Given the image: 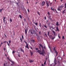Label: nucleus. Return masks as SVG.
I'll list each match as a JSON object with an SVG mask.
<instances>
[{
    "label": "nucleus",
    "instance_id": "41",
    "mask_svg": "<svg viewBox=\"0 0 66 66\" xmlns=\"http://www.w3.org/2000/svg\"><path fill=\"white\" fill-rule=\"evenodd\" d=\"M35 49H36V50H38V48H35Z\"/></svg>",
    "mask_w": 66,
    "mask_h": 66
},
{
    "label": "nucleus",
    "instance_id": "39",
    "mask_svg": "<svg viewBox=\"0 0 66 66\" xmlns=\"http://www.w3.org/2000/svg\"><path fill=\"white\" fill-rule=\"evenodd\" d=\"M27 10H28V12H30V11L29 9H28Z\"/></svg>",
    "mask_w": 66,
    "mask_h": 66
},
{
    "label": "nucleus",
    "instance_id": "1",
    "mask_svg": "<svg viewBox=\"0 0 66 66\" xmlns=\"http://www.w3.org/2000/svg\"><path fill=\"white\" fill-rule=\"evenodd\" d=\"M37 52L38 53H39L42 55H44V54H45V51L42 52V51L39 50L37 51Z\"/></svg>",
    "mask_w": 66,
    "mask_h": 66
},
{
    "label": "nucleus",
    "instance_id": "16",
    "mask_svg": "<svg viewBox=\"0 0 66 66\" xmlns=\"http://www.w3.org/2000/svg\"><path fill=\"white\" fill-rule=\"evenodd\" d=\"M21 51H23V52H24V51L22 49V48H21Z\"/></svg>",
    "mask_w": 66,
    "mask_h": 66
},
{
    "label": "nucleus",
    "instance_id": "35",
    "mask_svg": "<svg viewBox=\"0 0 66 66\" xmlns=\"http://www.w3.org/2000/svg\"><path fill=\"white\" fill-rule=\"evenodd\" d=\"M7 45H8V46H10V45H9V43L8 42H7Z\"/></svg>",
    "mask_w": 66,
    "mask_h": 66
},
{
    "label": "nucleus",
    "instance_id": "8",
    "mask_svg": "<svg viewBox=\"0 0 66 66\" xmlns=\"http://www.w3.org/2000/svg\"><path fill=\"white\" fill-rule=\"evenodd\" d=\"M25 33H27V31L28 30V28H26V29H25Z\"/></svg>",
    "mask_w": 66,
    "mask_h": 66
},
{
    "label": "nucleus",
    "instance_id": "3",
    "mask_svg": "<svg viewBox=\"0 0 66 66\" xmlns=\"http://www.w3.org/2000/svg\"><path fill=\"white\" fill-rule=\"evenodd\" d=\"M54 35L55 36V33H54ZM48 36H49V37H50V38H52V40L54 39V38H55V36H54V38H52V35H49V33H48Z\"/></svg>",
    "mask_w": 66,
    "mask_h": 66
},
{
    "label": "nucleus",
    "instance_id": "13",
    "mask_svg": "<svg viewBox=\"0 0 66 66\" xmlns=\"http://www.w3.org/2000/svg\"><path fill=\"white\" fill-rule=\"evenodd\" d=\"M29 62H30V63H32V62H33V61L32 60H31L30 59Z\"/></svg>",
    "mask_w": 66,
    "mask_h": 66
},
{
    "label": "nucleus",
    "instance_id": "44",
    "mask_svg": "<svg viewBox=\"0 0 66 66\" xmlns=\"http://www.w3.org/2000/svg\"><path fill=\"white\" fill-rule=\"evenodd\" d=\"M36 34L37 36H38V35H37V34Z\"/></svg>",
    "mask_w": 66,
    "mask_h": 66
},
{
    "label": "nucleus",
    "instance_id": "5",
    "mask_svg": "<svg viewBox=\"0 0 66 66\" xmlns=\"http://www.w3.org/2000/svg\"><path fill=\"white\" fill-rule=\"evenodd\" d=\"M39 45L40 46V47H42V48H43L42 50V52L43 51H44V50L43 49H44V47H43V45H42L41 44H39Z\"/></svg>",
    "mask_w": 66,
    "mask_h": 66
},
{
    "label": "nucleus",
    "instance_id": "17",
    "mask_svg": "<svg viewBox=\"0 0 66 66\" xmlns=\"http://www.w3.org/2000/svg\"><path fill=\"white\" fill-rule=\"evenodd\" d=\"M35 24L36 26H37V24H38V23L37 22L36 23H35Z\"/></svg>",
    "mask_w": 66,
    "mask_h": 66
},
{
    "label": "nucleus",
    "instance_id": "62",
    "mask_svg": "<svg viewBox=\"0 0 66 66\" xmlns=\"http://www.w3.org/2000/svg\"><path fill=\"white\" fill-rule=\"evenodd\" d=\"M41 33V31H40L39 32V33Z\"/></svg>",
    "mask_w": 66,
    "mask_h": 66
},
{
    "label": "nucleus",
    "instance_id": "46",
    "mask_svg": "<svg viewBox=\"0 0 66 66\" xmlns=\"http://www.w3.org/2000/svg\"><path fill=\"white\" fill-rule=\"evenodd\" d=\"M16 4L17 5H18V3H16Z\"/></svg>",
    "mask_w": 66,
    "mask_h": 66
},
{
    "label": "nucleus",
    "instance_id": "27",
    "mask_svg": "<svg viewBox=\"0 0 66 66\" xmlns=\"http://www.w3.org/2000/svg\"><path fill=\"white\" fill-rule=\"evenodd\" d=\"M51 9L52 11H54V9H53L52 8H51Z\"/></svg>",
    "mask_w": 66,
    "mask_h": 66
},
{
    "label": "nucleus",
    "instance_id": "10",
    "mask_svg": "<svg viewBox=\"0 0 66 66\" xmlns=\"http://www.w3.org/2000/svg\"><path fill=\"white\" fill-rule=\"evenodd\" d=\"M56 25L57 26H59V25H60V24H59V22H56Z\"/></svg>",
    "mask_w": 66,
    "mask_h": 66
},
{
    "label": "nucleus",
    "instance_id": "25",
    "mask_svg": "<svg viewBox=\"0 0 66 66\" xmlns=\"http://www.w3.org/2000/svg\"><path fill=\"white\" fill-rule=\"evenodd\" d=\"M30 32L31 33H33L32 32V30H29Z\"/></svg>",
    "mask_w": 66,
    "mask_h": 66
},
{
    "label": "nucleus",
    "instance_id": "60",
    "mask_svg": "<svg viewBox=\"0 0 66 66\" xmlns=\"http://www.w3.org/2000/svg\"><path fill=\"white\" fill-rule=\"evenodd\" d=\"M21 43H22V40H21Z\"/></svg>",
    "mask_w": 66,
    "mask_h": 66
},
{
    "label": "nucleus",
    "instance_id": "22",
    "mask_svg": "<svg viewBox=\"0 0 66 66\" xmlns=\"http://www.w3.org/2000/svg\"><path fill=\"white\" fill-rule=\"evenodd\" d=\"M37 13H38V14L39 15H40V13H39V12H38Z\"/></svg>",
    "mask_w": 66,
    "mask_h": 66
},
{
    "label": "nucleus",
    "instance_id": "52",
    "mask_svg": "<svg viewBox=\"0 0 66 66\" xmlns=\"http://www.w3.org/2000/svg\"><path fill=\"white\" fill-rule=\"evenodd\" d=\"M32 41L34 42H35V40H32Z\"/></svg>",
    "mask_w": 66,
    "mask_h": 66
},
{
    "label": "nucleus",
    "instance_id": "7",
    "mask_svg": "<svg viewBox=\"0 0 66 66\" xmlns=\"http://www.w3.org/2000/svg\"><path fill=\"white\" fill-rule=\"evenodd\" d=\"M45 2L44 1L42 2V4H41V5L42 6H43V5H45Z\"/></svg>",
    "mask_w": 66,
    "mask_h": 66
},
{
    "label": "nucleus",
    "instance_id": "15",
    "mask_svg": "<svg viewBox=\"0 0 66 66\" xmlns=\"http://www.w3.org/2000/svg\"><path fill=\"white\" fill-rule=\"evenodd\" d=\"M30 53H31V55H32L33 54V53L31 52V51L30 52Z\"/></svg>",
    "mask_w": 66,
    "mask_h": 66
},
{
    "label": "nucleus",
    "instance_id": "21",
    "mask_svg": "<svg viewBox=\"0 0 66 66\" xmlns=\"http://www.w3.org/2000/svg\"><path fill=\"white\" fill-rule=\"evenodd\" d=\"M58 37L59 38H61V37H60V34H58Z\"/></svg>",
    "mask_w": 66,
    "mask_h": 66
},
{
    "label": "nucleus",
    "instance_id": "4",
    "mask_svg": "<svg viewBox=\"0 0 66 66\" xmlns=\"http://www.w3.org/2000/svg\"><path fill=\"white\" fill-rule=\"evenodd\" d=\"M24 42L26 44V45L25 47L26 48H27L28 49H29V45L28 44V43H27V42L24 41Z\"/></svg>",
    "mask_w": 66,
    "mask_h": 66
},
{
    "label": "nucleus",
    "instance_id": "48",
    "mask_svg": "<svg viewBox=\"0 0 66 66\" xmlns=\"http://www.w3.org/2000/svg\"><path fill=\"white\" fill-rule=\"evenodd\" d=\"M3 44V43H1V45H2V44Z\"/></svg>",
    "mask_w": 66,
    "mask_h": 66
},
{
    "label": "nucleus",
    "instance_id": "20",
    "mask_svg": "<svg viewBox=\"0 0 66 66\" xmlns=\"http://www.w3.org/2000/svg\"><path fill=\"white\" fill-rule=\"evenodd\" d=\"M55 53H56V55H57V54H58V53L57 52V51H56L55 52Z\"/></svg>",
    "mask_w": 66,
    "mask_h": 66
},
{
    "label": "nucleus",
    "instance_id": "30",
    "mask_svg": "<svg viewBox=\"0 0 66 66\" xmlns=\"http://www.w3.org/2000/svg\"><path fill=\"white\" fill-rule=\"evenodd\" d=\"M15 53V51H13L12 52V53L13 54H14V53Z\"/></svg>",
    "mask_w": 66,
    "mask_h": 66
},
{
    "label": "nucleus",
    "instance_id": "9",
    "mask_svg": "<svg viewBox=\"0 0 66 66\" xmlns=\"http://www.w3.org/2000/svg\"><path fill=\"white\" fill-rule=\"evenodd\" d=\"M53 51H54L55 52H56V50L55 49V47L53 48Z\"/></svg>",
    "mask_w": 66,
    "mask_h": 66
},
{
    "label": "nucleus",
    "instance_id": "49",
    "mask_svg": "<svg viewBox=\"0 0 66 66\" xmlns=\"http://www.w3.org/2000/svg\"><path fill=\"white\" fill-rule=\"evenodd\" d=\"M39 26L40 27H41V25L40 24H39Z\"/></svg>",
    "mask_w": 66,
    "mask_h": 66
},
{
    "label": "nucleus",
    "instance_id": "51",
    "mask_svg": "<svg viewBox=\"0 0 66 66\" xmlns=\"http://www.w3.org/2000/svg\"><path fill=\"white\" fill-rule=\"evenodd\" d=\"M12 63H13V64H14V62H12Z\"/></svg>",
    "mask_w": 66,
    "mask_h": 66
},
{
    "label": "nucleus",
    "instance_id": "26",
    "mask_svg": "<svg viewBox=\"0 0 66 66\" xmlns=\"http://www.w3.org/2000/svg\"><path fill=\"white\" fill-rule=\"evenodd\" d=\"M10 21L11 22H12V20L11 19V18L10 19Z\"/></svg>",
    "mask_w": 66,
    "mask_h": 66
},
{
    "label": "nucleus",
    "instance_id": "57",
    "mask_svg": "<svg viewBox=\"0 0 66 66\" xmlns=\"http://www.w3.org/2000/svg\"><path fill=\"white\" fill-rule=\"evenodd\" d=\"M44 48L45 49H46V48L45 47V46H44Z\"/></svg>",
    "mask_w": 66,
    "mask_h": 66
},
{
    "label": "nucleus",
    "instance_id": "50",
    "mask_svg": "<svg viewBox=\"0 0 66 66\" xmlns=\"http://www.w3.org/2000/svg\"><path fill=\"white\" fill-rule=\"evenodd\" d=\"M45 19H46V17H45Z\"/></svg>",
    "mask_w": 66,
    "mask_h": 66
},
{
    "label": "nucleus",
    "instance_id": "55",
    "mask_svg": "<svg viewBox=\"0 0 66 66\" xmlns=\"http://www.w3.org/2000/svg\"><path fill=\"white\" fill-rule=\"evenodd\" d=\"M4 66H5V63H4Z\"/></svg>",
    "mask_w": 66,
    "mask_h": 66
},
{
    "label": "nucleus",
    "instance_id": "45",
    "mask_svg": "<svg viewBox=\"0 0 66 66\" xmlns=\"http://www.w3.org/2000/svg\"><path fill=\"white\" fill-rule=\"evenodd\" d=\"M4 43H7V42L6 41H4Z\"/></svg>",
    "mask_w": 66,
    "mask_h": 66
},
{
    "label": "nucleus",
    "instance_id": "56",
    "mask_svg": "<svg viewBox=\"0 0 66 66\" xmlns=\"http://www.w3.org/2000/svg\"><path fill=\"white\" fill-rule=\"evenodd\" d=\"M45 35L46 36H47V34H45Z\"/></svg>",
    "mask_w": 66,
    "mask_h": 66
},
{
    "label": "nucleus",
    "instance_id": "58",
    "mask_svg": "<svg viewBox=\"0 0 66 66\" xmlns=\"http://www.w3.org/2000/svg\"><path fill=\"white\" fill-rule=\"evenodd\" d=\"M66 11V9H65L63 11Z\"/></svg>",
    "mask_w": 66,
    "mask_h": 66
},
{
    "label": "nucleus",
    "instance_id": "42",
    "mask_svg": "<svg viewBox=\"0 0 66 66\" xmlns=\"http://www.w3.org/2000/svg\"><path fill=\"white\" fill-rule=\"evenodd\" d=\"M51 16H49L48 17V18H49H49H51Z\"/></svg>",
    "mask_w": 66,
    "mask_h": 66
},
{
    "label": "nucleus",
    "instance_id": "54",
    "mask_svg": "<svg viewBox=\"0 0 66 66\" xmlns=\"http://www.w3.org/2000/svg\"><path fill=\"white\" fill-rule=\"evenodd\" d=\"M49 4V3H48L47 2L46 3V4Z\"/></svg>",
    "mask_w": 66,
    "mask_h": 66
},
{
    "label": "nucleus",
    "instance_id": "33",
    "mask_svg": "<svg viewBox=\"0 0 66 66\" xmlns=\"http://www.w3.org/2000/svg\"><path fill=\"white\" fill-rule=\"evenodd\" d=\"M30 48L31 50H33V48L31 47H30Z\"/></svg>",
    "mask_w": 66,
    "mask_h": 66
},
{
    "label": "nucleus",
    "instance_id": "53",
    "mask_svg": "<svg viewBox=\"0 0 66 66\" xmlns=\"http://www.w3.org/2000/svg\"><path fill=\"white\" fill-rule=\"evenodd\" d=\"M7 59L9 60H10V59H9V58L7 57Z\"/></svg>",
    "mask_w": 66,
    "mask_h": 66
},
{
    "label": "nucleus",
    "instance_id": "14",
    "mask_svg": "<svg viewBox=\"0 0 66 66\" xmlns=\"http://www.w3.org/2000/svg\"><path fill=\"white\" fill-rule=\"evenodd\" d=\"M51 28H52V29H54V27L53 26H52L51 27H50V30H51Z\"/></svg>",
    "mask_w": 66,
    "mask_h": 66
},
{
    "label": "nucleus",
    "instance_id": "32",
    "mask_svg": "<svg viewBox=\"0 0 66 66\" xmlns=\"http://www.w3.org/2000/svg\"><path fill=\"white\" fill-rule=\"evenodd\" d=\"M9 44H10V43H11V40L9 41Z\"/></svg>",
    "mask_w": 66,
    "mask_h": 66
},
{
    "label": "nucleus",
    "instance_id": "6",
    "mask_svg": "<svg viewBox=\"0 0 66 66\" xmlns=\"http://www.w3.org/2000/svg\"><path fill=\"white\" fill-rule=\"evenodd\" d=\"M54 62L55 64L56 65L57 63H56V59H55V58L54 59Z\"/></svg>",
    "mask_w": 66,
    "mask_h": 66
},
{
    "label": "nucleus",
    "instance_id": "23",
    "mask_svg": "<svg viewBox=\"0 0 66 66\" xmlns=\"http://www.w3.org/2000/svg\"><path fill=\"white\" fill-rule=\"evenodd\" d=\"M19 16L20 17V18H22V16H21V15H19Z\"/></svg>",
    "mask_w": 66,
    "mask_h": 66
},
{
    "label": "nucleus",
    "instance_id": "2",
    "mask_svg": "<svg viewBox=\"0 0 66 66\" xmlns=\"http://www.w3.org/2000/svg\"><path fill=\"white\" fill-rule=\"evenodd\" d=\"M64 7V6L63 5L60 6L59 7H58V8L57 9L58 11H61L62 10V9Z\"/></svg>",
    "mask_w": 66,
    "mask_h": 66
},
{
    "label": "nucleus",
    "instance_id": "64",
    "mask_svg": "<svg viewBox=\"0 0 66 66\" xmlns=\"http://www.w3.org/2000/svg\"><path fill=\"white\" fill-rule=\"evenodd\" d=\"M50 4L51 5V4H52V3H50Z\"/></svg>",
    "mask_w": 66,
    "mask_h": 66
},
{
    "label": "nucleus",
    "instance_id": "59",
    "mask_svg": "<svg viewBox=\"0 0 66 66\" xmlns=\"http://www.w3.org/2000/svg\"><path fill=\"white\" fill-rule=\"evenodd\" d=\"M20 40H22V39L20 38Z\"/></svg>",
    "mask_w": 66,
    "mask_h": 66
},
{
    "label": "nucleus",
    "instance_id": "37",
    "mask_svg": "<svg viewBox=\"0 0 66 66\" xmlns=\"http://www.w3.org/2000/svg\"><path fill=\"white\" fill-rule=\"evenodd\" d=\"M62 13L63 14H64L65 13V11H63Z\"/></svg>",
    "mask_w": 66,
    "mask_h": 66
},
{
    "label": "nucleus",
    "instance_id": "36",
    "mask_svg": "<svg viewBox=\"0 0 66 66\" xmlns=\"http://www.w3.org/2000/svg\"><path fill=\"white\" fill-rule=\"evenodd\" d=\"M52 32H53V33H55V31H54V30H53Z\"/></svg>",
    "mask_w": 66,
    "mask_h": 66
},
{
    "label": "nucleus",
    "instance_id": "31",
    "mask_svg": "<svg viewBox=\"0 0 66 66\" xmlns=\"http://www.w3.org/2000/svg\"><path fill=\"white\" fill-rule=\"evenodd\" d=\"M22 38L23 39H24V38H23V35H22Z\"/></svg>",
    "mask_w": 66,
    "mask_h": 66
},
{
    "label": "nucleus",
    "instance_id": "63",
    "mask_svg": "<svg viewBox=\"0 0 66 66\" xmlns=\"http://www.w3.org/2000/svg\"><path fill=\"white\" fill-rule=\"evenodd\" d=\"M11 65H12V66H13V64H11Z\"/></svg>",
    "mask_w": 66,
    "mask_h": 66
},
{
    "label": "nucleus",
    "instance_id": "18",
    "mask_svg": "<svg viewBox=\"0 0 66 66\" xmlns=\"http://www.w3.org/2000/svg\"><path fill=\"white\" fill-rule=\"evenodd\" d=\"M2 9H0V12L1 13H2Z\"/></svg>",
    "mask_w": 66,
    "mask_h": 66
},
{
    "label": "nucleus",
    "instance_id": "34",
    "mask_svg": "<svg viewBox=\"0 0 66 66\" xmlns=\"http://www.w3.org/2000/svg\"><path fill=\"white\" fill-rule=\"evenodd\" d=\"M24 22H25V21H26V19H24Z\"/></svg>",
    "mask_w": 66,
    "mask_h": 66
},
{
    "label": "nucleus",
    "instance_id": "40",
    "mask_svg": "<svg viewBox=\"0 0 66 66\" xmlns=\"http://www.w3.org/2000/svg\"><path fill=\"white\" fill-rule=\"evenodd\" d=\"M46 61H45V62L44 63V64H46Z\"/></svg>",
    "mask_w": 66,
    "mask_h": 66
},
{
    "label": "nucleus",
    "instance_id": "47",
    "mask_svg": "<svg viewBox=\"0 0 66 66\" xmlns=\"http://www.w3.org/2000/svg\"><path fill=\"white\" fill-rule=\"evenodd\" d=\"M4 51H5V48H4Z\"/></svg>",
    "mask_w": 66,
    "mask_h": 66
},
{
    "label": "nucleus",
    "instance_id": "43",
    "mask_svg": "<svg viewBox=\"0 0 66 66\" xmlns=\"http://www.w3.org/2000/svg\"><path fill=\"white\" fill-rule=\"evenodd\" d=\"M4 35H5V36L6 37V38H7V37H6V35H5V34H4Z\"/></svg>",
    "mask_w": 66,
    "mask_h": 66
},
{
    "label": "nucleus",
    "instance_id": "28",
    "mask_svg": "<svg viewBox=\"0 0 66 66\" xmlns=\"http://www.w3.org/2000/svg\"><path fill=\"white\" fill-rule=\"evenodd\" d=\"M64 5L65 6V9H66V3H65V4Z\"/></svg>",
    "mask_w": 66,
    "mask_h": 66
},
{
    "label": "nucleus",
    "instance_id": "38",
    "mask_svg": "<svg viewBox=\"0 0 66 66\" xmlns=\"http://www.w3.org/2000/svg\"><path fill=\"white\" fill-rule=\"evenodd\" d=\"M46 5L47 6H49V4H46Z\"/></svg>",
    "mask_w": 66,
    "mask_h": 66
},
{
    "label": "nucleus",
    "instance_id": "24",
    "mask_svg": "<svg viewBox=\"0 0 66 66\" xmlns=\"http://www.w3.org/2000/svg\"><path fill=\"white\" fill-rule=\"evenodd\" d=\"M44 27H45V28H46V29H47V26L46 25L44 26Z\"/></svg>",
    "mask_w": 66,
    "mask_h": 66
},
{
    "label": "nucleus",
    "instance_id": "11",
    "mask_svg": "<svg viewBox=\"0 0 66 66\" xmlns=\"http://www.w3.org/2000/svg\"><path fill=\"white\" fill-rule=\"evenodd\" d=\"M56 31H59V28H58V27H57L56 29Z\"/></svg>",
    "mask_w": 66,
    "mask_h": 66
},
{
    "label": "nucleus",
    "instance_id": "61",
    "mask_svg": "<svg viewBox=\"0 0 66 66\" xmlns=\"http://www.w3.org/2000/svg\"><path fill=\"white\" fill-rule=\"evenodd\" d=\"M50 20H52V19H51V18H50Z\"/></svg>",
    "mask_w": 66,
    "mask_h": 66
},
{
    "label": "nucleus",
    "instance_id": "29",
    "mask_svg": "<svg viewBox=\"0 0 66 66\" xmlns=\"http://www.w3.org/2000/svg\"><path fill=\"white\" fill-rule=\"evenodd\" d=\"M62 39H65V37L63 36H62Z\"/></svg>",
    "mask_w": 66,
    "mask_h": 66
},
{
    "label": "nucleus",
    "instance_id": "19",
    "mask_svg": "<svg viewBox=\"0 0 66 66\" xmlns=\"http://www.w3.org/2000/svg\"><path fill=\"white\" fill-rule=\"evenodd\" d=\"M47 14H48V15H49V16H50V13H49V12H48L47 13Z\"/></svg>",
    "mask_w": 66,
    "mask_h": 66
},
{
    "label": "nucleus",
    "instance_id": "12",
    "mask_svg": "<svg viewBox=\"0 0 66 66\" xmlns=\"http://www.w3.org/2000/svg\"><path fill=\"white\" fill-rule=\"evenodd\" d=\"M4 19H3V22L4 23H5V18L4 16L3 17Z\"/></svg>",
    "mask_w": 66,
    "mask_h": 66
}]
</instances>
